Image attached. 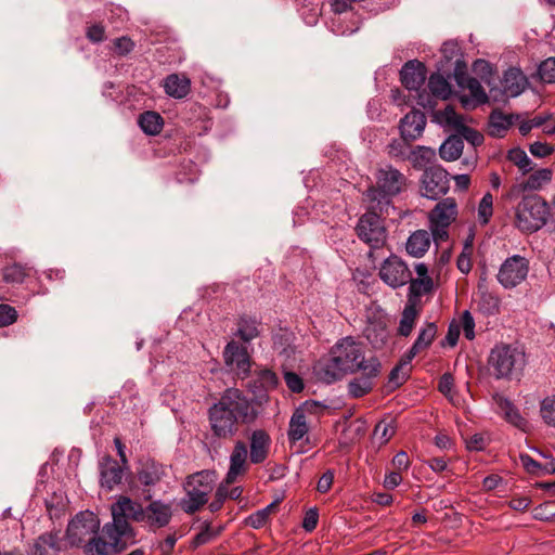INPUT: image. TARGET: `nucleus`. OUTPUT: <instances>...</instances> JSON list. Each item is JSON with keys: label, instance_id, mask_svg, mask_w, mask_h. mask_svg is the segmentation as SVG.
Returning a JSON list of instances; mask_svg holds the SVG:
<instances>
[{"label": "nucleus", "instance_id": "nucleus-1", "mask_svg": "<svg viewBox=\"0 0 555 555\" xmlns=\"http://www.w3.org/2000/svg\"><path fill=\"white\" fill-rule=\"evenodd\" d=\"M259 415L253 400L237 388H228L208 410V418L214 435L218 438H231L237 431V422L254 423Z\"/></svg>", "mask_w": 555, "mask_h": 555}, {"label": "nucleus", "instance_id": "nucleus-2", "mask_svg": "<svg viewBox=\"0 0 555 555\" xmlns=\"http://www.w3.org/2000/svg\"><path fill=\"white\" fill-rule=\"evenodd\" d=\"M144 506L127 495H118L111 505L112 521L102 528V533L111 538L113 545L119 548H127L135 542V531L130 521H143Z\"/></svg>", "mask_w": 555, "mask_h": 555}, {"label": "nucleus", "instance_id": "nucleus-3", "mask_svg": "<svg viewBox=\"0 0 555 555\" xmlns=\"http://www.w3.org/2000/svg\"><path fill=\"white\" fill-rule=\"evenodd\" d=\"M526 364L527 356L524 348L513 344H496L488 358L489 370L495 379L518 378Z\"/></svg>", "mask_w": 555, "mask_h": 555}, {"label": "nucleus", "instance_id": "nucleus-4", "mask_svg": "<svg viewBox=\"0 0 555 555\" xmlns=\"http://www.w3.org/2000/svg\"><path fill=\"white\" fill-rule=\"evenodd\" d=\"M375 179V185L369 188L364 196L372 209L382 211L385 206L390 204L391 197L405 190L408 179L400 170L391 165L380 167L376 171Z\"/></svg>", "mask_w": 555, "mask_h": 555}, {"label": "nucleus", "instance_id": "nucleus-5", "mask_svg": "<svg viewBox=\"0 0 555 555\" xmlns=\"http://www.w3.org/2000/svg\"><path fill=\"white\" fill-rule=\"evenodd\" d=\"M548 216L550 206L541 196H525L515 209V227L521 232L533 233L545 225Z\"/></svg>", "mask_w": 555, "mask_h": 555}, {"label": "nucleus", "instance_id": "nucleus-6", "mask_svg": "<svg viewBox=\"0 0 555 555\" xmlns=\"http://www.w3.org/2000/svg\"><path fill=\"white\" fill-rule=\"evenodd\" d=\"M215 481L216 473L212 470H202L189 476L183 486L185 496L179 503L181 509L186 514H194L204 506Z\"/></svg>", "mask_w": 555, "mask_h": 555}, {"label": "nucleus", "instance_id": "nucleus-7", "mask_svg": "<svg viewBox=\"0 0 555 555\" xmlns=\"http://www.w3.org/2000/svg\"><path fill=\"white\" fill-rule=\"evenodd\" d=\"M331 350L347 374L357 373L369 362L379 360L375 356L366 358L363 345L351 336L340 338Z\"/></svg>", "mask_w": 555, "mask_h": 555}, {"label": "nucleus", "instance_id": "nucleus-8", "mask_svg": "<svg viewBox=\"0 0 555 555\" xmlns=\"http://www.w3.org/2000/svg\"><path fill=\"white\" fill-rule=\"evenodd\" d=\"M100 529V520L98 516L90 512L85 511L78 513L73 518L66 530V537L70 545L82 546L93 538Z\"/></svg>", "mask_w": 555, "mask_h": 555}, {"label": "nucleus", "instance_id": "nucleus-9", "mask_svg": "<svg viewBox=\"0 0 555 555\" xmlns=\"http://www.w3.org/2000/svg\"><path fill=\"white\" fill-rule=\"evenodd\" d=\"M456 215L457 205L452 197L442 199L430 211V231L436 242H443L448 238V228L455 220Z\"/></svg>", "mask_w": 555, "mask_h": 555}, {"label": "nucleus", "instance_id": "nucleus-10", "mask_svg": "<svg viewBox=\"0 0 555 555\" xmlns=\"http://www.w3.org/2000/svg\"><path fill=\"white\" fill-rule=\"evenodd\" d=\"M358 237L371 248H380L387 240V230L383 219L374 211L362 215L357 223Z\"/></svg>", "mask_w": 555, "mask_h": 555}, {"label": "nucleus", "instance_id": "nucleus-11", "mask_svg": "<svg viewBox=\"0 0 555 555\" xmlns=\"http://www.w3.org/2000/svg\"><path fill=\"white\" fill-rule=\"evenodd\" d=\"M529 261L519 255L506 258L501 264L496 279L504 288H514L526 280Z\"/></svg>", "mask_w": 555, "mask_h": 555}, {"label": "nucleus", "instance_id": "nucleus-12", "mask_svg": "<svg viewBox=\"0 0 555 555\" xmlns=\"http://www.w3.org/2000/svg\"><path fill=\"white\" fill-rule=\"evenodd\" d=\"M449 191V175L441 166L425 169L421 180L422 195L437 199Z\"/></svg>", "mask_w": 555, "mask_h": 555}, {"label": "nucleus", "instance_id": "nucleus-13", "mask_svg": "<svg viewBox=\"0 0 555 555\" xmlns=\"http://www.w3.org/2000/svg\"><path fill=\"white\" fill-rule=\"evenodd\" d=\"M380 280L392 288L401 287L411 281L408 264L398 256L391 255L380 266Z\"/></svg>", "mask_w": 555, "mask_h": 555}, {"label": "nucleus", "instance_id": "nucleus-14", "mask_svg": "<svg viewBox=\"0 0 555 555\" xmlns=\"http://www.w3.org/2000/svg\"><path fill=\"white\" fill-rule=\"evenodd\" d=\"M321 408L323 406L317 401H306L302 405L295 410L289 420L287 431L288 440L292 443L301 440L308 434L309 425L307 415L317 413V411Z\"/></svg>", "mask_w": 555, "mask_h": 555}, {"label": "nucleus", "instance_id": "nucleus-15", "mask_svg": "<svg viewBox=\"0 0 555 555\" xmlns=\"http://www.w3.org/2000/svg\"><path fill=\"white\" fill-rule=\"evenodd\" d=\"M359 372L361 375L352 378L348 384V395L352 398H361L372 391L374 380L382 373V363L379 360H373Z\"/></svg>", "mask_w": 555, "mask_h": 555}, {"label": "nucleus", "instance_id": "nucleus-16", "mask_svg": "<svg viewBox=\"0 0 555 555\" xmlns=\"http://www.w3.org/2000/svg\"><path fill=\"white\" fill-rule=\"evenodd\" d=\"M223 358L227 366L237 376L241 378L248 376L250 372V357L245 347L236 341H230L224 348Z\"/></svg>", "mask_w": 555, "mask_h": 555}, {"label": "nucleus", "instance_id": "nucleus-17", "mask_svg": "<svg viewBox=\"0 0 555 555\" xmlns=\"http://www.w3.org/2000/svg\"><path fill=\"white\" fill-rule=\"evenodd\" d=\"M144 524L152 530L166 527L172 518L171 504L162 500H154L143 508Z\"/></svg>", "mask_w": 555, "mask_h": 555}, {"label": "nucleus", "instance_id": "nucleus-18", "mask_svg": "<svg viewBox=\"0 0 555 555\" xmlns=\"http://www.w3.org/2000/svg\"><path fill=\"white\" fill-rule=\"evenodd\" d=\"M428 88L431 94L420 92L417 95V104L424 108H433L436 106L435 98L447 100L451 95V87L448 80L440 74L430 75L428 79Z\"/></svg>", "mask_w": 555, "mask_h": 555}, {"label": "nucleus", "instance_id": "nucleus-19", "mask_svg": "<svg viewBox=\"0 0 555 555\" xmlns=\"http://www.w3.org/2000/svg\"><path fill=\"white\" fill-rule=\"evenodd\" d=\"M426 127V116L423 112L412 109L400 120V133L404 142L409 143L422 137Z\"/></svg>", "mask_w": 555, "mask_h": 555}, {"label": "nucleus", "instance_id": "nucleus-20", "mask_svg": "<svg viewBox=\"0 0 555 555\" xmlns=\"http://www.w3.org/2000/svg\"><path fill=\"white\" fill-rule=\"evenodd\" d=\"M247 459L248 452L246 444L241 440L236 441L230 455V466L224 478L227 485L234 483L240 476L247 472Z\"/></svg>", "mask_w": 555, "mask_h": 555}, {"label": "nucleus", "instance_id": "nucleus-21", "mask_svg": "<svg viewBox=\"0 0 555 555\" xmlns=\"http://www.w3.org/2000/svg\"><path fill=\"white\" fill-rule=\"evenodd\" d=\"M313 373L319 382L324 384H333L343 378L346 373L339 364L335 354L319 360L313 366Z\"/></svg>", "mask_w": 555, "mask_h": 555}, {"label": "nucleus", "instance_id": "nucleus-22", "mask_svg": "<svg viewBox=\"0 0 555 555\" xmlns=\"http://www.w3.org/2000/svg\"><path fill=\"white\" fill-rule=\"evenodd\" d=\"M100 485L106 490H113L121 483L124 477V468L112 456H103L99 463Z\"/></svg>", "mask_w": 555, "mask_h": 555}, {"label": "nucleus", "instance_id": "nucleus-23", "mask_svg": "<svg viewBox=\"0 0 555 555\" xmlns=\"http://www.w3.org/2000/svg\"><path fill=\"white\" fill-rule=\"evenodd\" d=\"M426 76L425 65L416 60L406 62L400 70L401 82L409 90L418 91L424 85Z\"/></svg>", "mask_w": 555, "mask_h": 555}, {"label": "nucleus", "instance_id": "nucleus-24", "mask_svg": "<svg viewBox=\"0 0 555 555\" xmlns=\"http://www.w3.org/2000/svg\"><path fill=\"white\" fill-rule=\"evenodd\" d=\"M271 446V438L263 429H256L249 437V461L253 464L263 463L268 455Z\"/></svg>", "mask_w": 555, "mask_h": 555}, {"label": "nucleus", "instance_id": "nucleus-25", "mask_svg": "<svg viewBox=\"0 0 555 555\" xmlns=\"http://www.w3.org/2000/svg\"><path fill=\"white\" fill-rule=\"evenodd\" d=\"M493 400L506 422L522 431H527L529 429L528 421L520 414L519 410L509 399L495 395L493 396Z\"/></svg>", "mask_w": 555, "mask_h": 555}, {"label": "nucleus", "instance_id": "nucleus-26", "mask_svg": "<svg viewBox=\"0 0 555 555\" xmlns=\"http://www.w3.org/2000/svg\"><path fill=\"white\" fill-rule=\"evenodd\" d=\"M501 85L503 94L514 98L525 91L528 79L519 68L511 67L504 73Z\"/></svg>", "mask_w": 555, "mask_h": 555}, {"label": "nucleus", "instance_id": "nucleus-27", "mask_svg": "<svg viewBox=\"0 0 555 555\" xmlns=\"http://www.w3.org/2000/svg\"><path fill=\"white\" fill-rule=\"evenodd\" d=\"M164 89L167 95L183 99L190 93L191 80L184 75L170 74L164 80Z\"/></svg>", "mask_w": 555, "mask_h": 555}, {"label": "nucleus", "instance_id": "nucleus-28", "mask_svg": "<svg viewBox=\"0 0 555 555\" xmlns=\"http://www.w3.org/2000/svg\"><path fill=\"white\" fill-rule=\"evenodd\" d=\"M61 551L59 532H46L39 535L33 546V555H57Z\"/></svg>", "mask_w": 555, "mask_h": 555}, {"label": "nucleus", "instance_id": "nucleus-29", "mask_svg": "<svg viewBox=\"0 0 555 555\" xmlns=\"http://www.w3.org/2000/svg\"><path fill=\"white\" fill-rule=\"evenodd\" d=\"M364 336L374 349H382L389 339V331L384 321H370L364 328Z\"/></svg>", "mask_w": 555, "mask_h": 555}, {"label": "nucleus", "instance_id": "nucleus-30", "mask_svg": "<svg viewBox=\"0 0 555 555\" xmlns=\"http://www.w3.org/2000/svg\"><path fill=\"white\" fill-rule=\"evenodd\" d=\"M124 550L113 545L112 539L106 538L103 533L102 535L96 533L83 545L86 555H112V551L118 553Z\"/></svg>", "mask_w": 555, "mask_h": 555}, {"label": "nucleus", "instance_id": "nucleus-31", "mask_svg": "<svg viewBox=\"0 0 555 555\" xmlns=\"http://www.w3.org/2000/svg\"><path fill=\"white\" fill-rule=\"evenodd\" d=\"M430 246L429 233L425 230L413 232L406 242V251L414 257H422Z\"/></svg>", "mask_w": 555, "mask_h": 555}, {"label": "nucleus", "instance_id": "nucleus-32", "mask_svg": "<svg viewBox=\"0 0 555 555\" xmlns=\"http://www.w3.org/2000/svg\"><path fill=\"white\" fill-rule=\"evenodd\" d=\"M476 302L478 310L485 315H493L499 312L500 298L495 294L488 292L481 284L478 285V298Z\"/></svg>", "mask_w": 555, "mask_h": 555}, {"label": "nucleus", "instance_id": "nucleus-33", "mask_svg": "<svg viewBox=\"0 0 555 555\" xmlns=\"http://www.w3.org/2000/svg\"><path fill=\"white\" fill-rule=\"evenodd\" d=\"M514 115H505L500 111H493L489 117V133L495 138L504 137L513 125Z\"/></svg>", "mask_w": 555, "mask_h": 555}, {"label": "nucleus", "instance_id": "nucleus-34", "mask_svg": "<svg viewBox=\"0 0 555 555\" xmlns=\"http://www.w3.org/2000/svg\"><path fill=\"white\" fill-rule=\"evenodd\" d=\"M260 322L256 318L243 315L237 322L236 335L245 343H249L260 335Z\"/></svg>", "mask_w": 555, "mask_h": 555}, {"label": "nucleus", "instance_id": "nucleus-35", "mask_svg": "<svg viewBox=\"0 0 555 555\" xmlns=\"http://www.w3.org/2000/svg\"><path fill=\"white\" fill-rule=\"evenodd\" d=\"M464 149L463 138L460 135L449 137L440 146V157L447 162L457 159Z\"/></svg>", "mask_w": 555, "mask_h": 555}, {"label": "nucleus", "instance_id": "nucleus-36", "mask_svg": "<svg viewBox=\"0 0 555 555\" xmlns=\"http://www.w3.org/2000/svg\"><path fill=\"white\" fill-rule=\"evenodd\" d=\"M553 172L548 168H542L531 172L520 184L522 191L540 190L552 180Z\"/></svg>", "mask_w": 555, "mask_h": 555}, {"label": "nucleus", "instance_id": "nucleus-37", "mask_svg": "<svg viewBox=\"0 0 555 555\" xmlns=\"http://www.w3.org/2000/svg\"><path fill=\"white\" fill-rule=\"evenodd\" d=\"M163 467L154 462H146L138 472L139 481L145 486H155L163 477Z\"/></svg>", "mask_w": 555, "mask_h": 555}, {"label": "nucleus", "instance_id": "nucleus-38", "mask_svg": "<svg viewBox=\"0 0 555 555\" xmlns=\"http://www.w3.org/2000/svg\"><path fill=\"white\" fill-rule=\"evenodd\" d=\"M163 118L162 116L152 111L144 112L139 117V126L142 131L150 135L158 134L163 129Z\"/></svg>", "mask_w": 555, "mask_h": 555}, {"label": "nucleus", "instance_id": "nucleus-39", "mask_svg": "<svg viewBox=\"0 0 555 555\" xmlns=\"http://www.w3.org/2000/svg\"><path fill=\"white\" fill-rule=\"evenodd\" d=\"M417 315L418 311L415 307V304H408L401 313L398 335L403 337L410 336L415 326Z\"/></svg>", "mask_w": 555, "mask_h": 555}, {"label": "nucleus", "instance_id": "nucleus-40", "mask_svg": "<svg viewBox=\"0 0 555 555\" xmlns=\"http://www.w3.org/2000/svg\"><path fill=\"white\" fill-rule=\"evenodd\" d=\"M409 285V304L421 298L424 295L431 293L434 289V281L430 276L425 279H412L408 282Z\"/></svg>", "mask_w": 555, "mask_h": 555}, {"label": "nucleus", "instance_id": "nucleus-41", "mask_svg": "<svg viewBox=\"0 0 555 555\" xmlns=\"http://www.w3.org/2000/svg\"><path fill=\"white\" fill-rule=\"evenodd\" d=\"M33 269L20 263L7 266L2 270L4 282L10 284H21L27 276H30Z\"/></svg>", "mask_w": 555, "mask_h": 555}, {"label": "nucleus", "instance_id": "nucleus-42", "mask_svg": "<svg viewBox=\"0 0 555 555\" xmlns=\"http://www.w3.org/2000/svg\"><path fill=\"white\" fill-rule=\"evenodd\" d=\"M457 82L461 87L467 89L476 104H483L488 101L487 93L485 92L480 81L473 77L459 78Z\"/></svg>", "mask_w": 555, "mask_h": 555}, {"label": "nucleus", "instance_id": "nucleus-43", "mask_svg": "<svg viewBox=\"0 0 555 555\" xmlns=\"http://www.w3.org/2000/svg\"><path fill=\"white\" fill-rule=\"evenodd\" d=\"M436 334H437L436 324L427 323L426 326L420 331L417 338L415 339L412 347L414 348V350H417L418 352L427 349L434 341Z\"/></svg>", "mask_w": 555, "mask_h": 555}, {"label": "nucleus", "instance_id": "nucleus-44", "mask_svg": "<svg viewBox=\"0 0 555 555\" xmlns=\"http://www.w3.org/2000/svg\"><path fill=\"white\" fill-rule=\"evenodd\" d=\"M507 158L518 167L522 175L533 170V162L528 157L526 152L519 147L508 151Z\"/></svg>", "mask_w": 555, "mask_h": 555}, {"label": "nucleus", "instance_id": "nucleus-45", "mask_svg": "<svg viewBox=\"0 0 555 555\" xmlns=\"http://www.w3.org/2000/svg\"><path fill=\"white\" fill-rule=\"evenodd\" d=\"M436 117L438 121L444 126L459 130L464 126L463 117L459 115L451 105H448L443 111H439Z\"/></svg>", "mask_w": 555, "mask_h": 555}, {"label": "nucleus", "instance_id": "nucleus-46", "mask_svg": "<svg viewBox=\"0 0 555 555\" xmlns=\"http://www.w3.org/2000/svg\"><path fill=\"white\" fill-rule=\"evenodd\" d=\"M275 507L276 503L273 502L264 508L258 509L245 519V524L254 529L262 528L269 520L270 514Z\"/></svg>", "mask_w": 555, "mask_h": 555}, {"label": "nucleus", "instance_id": "nucleus-47", "mask_svg": "<svg viewBox=\"0 0 555 555\" xmlns=\"http://www.w3.org/2000/svg\"><path fill=\"white\" fill-rule=\"evenodd\" d=\"M540 414L545 424L555 427V395L541 401Z\"/></svg>", "mask_w": 555, "mask_h": 555}, {"label": "nucleus", "instance_id": "nucleus-48", "mask_svg": "<svg viewBox=\"0 0 555 555\" xmlns=\"http://www.w3.org/2000/svg\"><path fill=\"white\" fill-rule=\"evenodd\" d=\"M493 214V197L486 193L478 205V219L481 224H487Z\"/></svg>", "mask_w": 555, "mask_h": 555}, {"label": "nucleus", "instance_id": "nucleus-49", "mask_svg": "<svg viewBox=\"0 0 555 555\" xmlns=\"http://www.w3.org/2000/svg\"><path fill=\"white\" fill-rule=\"evenodd\" d=\"M540 79L545 83L555 82V57L544 60L538 68Z\"/></svg>", "mask_w": 555, "mask_h": 555}, {"label": "nucleus", "instance_id": "nucleus-50", "mask_svg": "<svg viewBox=\"0 0 555 555\" xmlns=\"http://www.w3.org/2000/svg\"><path fill=\"white\" fill-rule=\"evenodd\" d=\"M256 384L259 385L263 390L275 388L278 385V376L271 370L264 369L257 373Z\"/></svg>", "mask_w": 555, "mask_h": 555}, {"label": "nucleus", "instance_id": "nucleus-51", "mask_svg": "<svg viewBox=\"0 0 555 555\" xmlns=\"http://www.w3.org/2000/svg\"><path fill=\"white\" fill-rule=\"evenodd\" d=\"M396 427L392 423L379 422L374 428V437L380 444H385L395 435Z\"/></svg>", "mask_w": 555, "mask_h": 555}, {"label": "nucleus", "instance_id": "nucleus-52", "mask_svg": "<svg viewBox=\"0 0 555 555\" xmlns=\"http://www.w3.org/2000/svg\"><path fill=\"white\" fill-rule=\"evenodd\" d=\"M414 166H426L436 156L435 150L425 146H417L413 152Z\"/></svg>", "mask_w": 555, "mask_h": 555}, {"label": "nucleus", "instance_id": "nucleus-53", "mask_svg": "<svg viewBox=\"0 0 555 555\" xmlns=\"http://www.w3.org/2000/svg\"><path fill=\"white\" fill-rule=\"evenodd\" d=\"M114 52L120 56L129 54L134 49V42L128 36H122L113 40Z\"/></svg>", "mask_w": 555, "mask_h": 555}, {"label": "nucleus", "instance_id": "nucleus-54", "mask_svg": "<svg viewBox=\"0 0 555 555\" xmlns=\"http://www.w3.org/2000/svg\"><path fill=\"white\" fill-rule=\"evenodd\" d=\"M230 485H227L225 480L217 488L216 490V493H215V498L214 500L210 502L209 504V509L210 512L215 513V512H218L225 499L228 498V487Z\"/></svg>", "mask_w": 555, "mask_h": 555}, {"label": "nucleus", "instance_id": "nucleus-55", "mask_svg": "<svg viewBox=\"0 0 555 555\" xmlns=\"http://www.w3.org/2000/svg\"><path fill=\"white\" fill-rule=\"evenodd\" d=\"M17 319V311L14 307L0 304V327L13 324Z\"/></svg>", "mask_w": 555, "mask_h": 555}, {"label": "nucleus", "instance_id": "nucleus-56", "mask_svg": "<svg viewBox=\"0 0 555 555\" xmlns=\"http://www.w3.org/2000/svg\"><path fill=\"white\" fill-rule=\"evenodd\" d=\"M221 527L218 528L217 530H214L208 524H206L205 528L201 532H198L194 538L195 546L208 543L214 538H216L221 532Z\"/></svg>", "mask_w": 555, "mask_h": 555}, {"label": "nucleus", "instance_id": "nucleus-57", "mask_svg": "<svg viewBox=\"0 0 555 555\" xmlns=\"http://www.w3.org/2000/svg\"><path fill=\"white\" fill-rule=\"evenodd\" d=\"M460 326L463 328L464 336L468 340H473L475 338V321L468 310L463 312Z\"/></svg>", "mask_w": 555, "mask_h": 555}, {"label": "nucleus", "instance_id": "nucleus-58", "mask_svg": "<svg viewBox=\"0 0 555 555\" xmlns=\"http://www.w3.org/2000/svg\"><path fill=\"white\" fill-rule=\"evenodd\" d=\"M554 151H555V149L552 145H550L545 142H541V141H535L529 145V152L534 157H538V158L547 157V156L552 155L554 153Z\"/></svg>", "mask_w": 555, "mask_h": 555}, {"label": "nucleus", "instance_id": "nucleus-59", "mask_svg": "<svg viewBox=\"0 0 555 555\" xmlns=\"http://www.w3.org/2000/svg\"><path fill=\"white\" fill-rule=\"evenodd\" d=\"M519 460H520V463L524 466V468L529 474L542 476V464L543 463L537 462L528 454H520Z\"/></svg>", "mask_w": 555, "mask_h": 555}, {"label": "nucleus", "instance_id": "nucleus-60", "mask_svg": "<svg viewBox=\"0 0 555 555\" xmlns=\"http://www.w3.org/2000/svg\"><path fill=\"white\" fill-rule=\"evenodd\" d=\"M409 377V370L396 365L389 373L388 382L395 387L402 385Z\"/></svg>", "mask_w": 555, "mask_h": 555}, {"label": "nucleus", "instance_id": "nucleus-61", "mask_svg": "<svg viewBox=\"0 0 555 555\" xmlns=\"http://www.w3.org/2000/svg\"><path fill=\"white\" fill-rule=\"evenodd\" d=\"M86 37L93 43L102 42L105 39V28L101 24H93L87 28Z\"/></svg>", "mask_w": 555, "mask_h": 555}, {"label": "nucleus", "instance_id": "nucleus-62", "mask_svg": "<svg viewBox=\"0 0 555 555\" xmlns=\"http://www.w3.org/2000/svg\"><path fill=\"white\" fill-rule=\"evenodd\" d=\"M284 379L287 387L293 392H300L304 389V383L300 376L294 372H285Z\"/></svg>", "mask_w": 555, "mask_h": 555}, {"label": "nucleus", "instance_id": "nucleus-63", "mask_svg": "<svg viewBox=\"0 0 555 555\" xmlns=\"http://www.w3.org/2000/svg\"><path fill=\"white\" fill-rule=\"evenodd\" d=\"M460 130H462L463 138L474 146L480 145L483 142V135L477 130L466 127L465 125Z\"/></svg>", "mask_w": 555, "mask_h": 555}, {"label": "nucleus", "instance_id": "nucleus-64", "mask_svg": "<svg viewBox=\"0 0 555 555\" xmlns=\"http://www.w3.org/2000/svg\"><path fill=\"white\" fill-rule=\"evenodd\" d=\"M319 520V514L317 508H310L308 512H306L302 520V528L311 532L315 529Z\"/></svg>", "mask_w": 555, "mask_h": 555}]
</instances>
